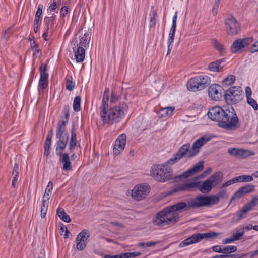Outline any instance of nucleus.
Instances as JSON below:
<instances>
[{"instance_id":"f257e3e1","label":"nucleus","mask_w":258,"mask_h":258,"mask_svg":"<svg viewBox=\"0 0 258 258\" xmlns=\"http://www.w3.org/2000/svg\"><path fill=\"white\" fill-rule=\"evenodd\" d=\"M207 115L221 128L231 131L240 126L239 118L234 108L231 105L223 107L219 106L213 107L209 110Z\"/></svg>"},{"instance_id":"f03ea898","label":"nucleus","mask_w":258,"mask_h":258,"mask_svg":"<svg viewBox=\"0 0 258 258\" xmlns=\"http://www.w3.org/2000/svg\"><path fill=\"white\" fill-rule=\"evenodd\" d=\"M128 109L126 103H120L118 105L100 110V119L103 125H112L119 122L125 116Z\"/></svg>"},{"instance_id":"7ed1b4c3","label":"nucleus","mask_w":258,"mask_h":258,"mask_svg":"<svg viewBox=\"0 0 258 258\" xmlns=\"http://www.w3.org/2000/svg\"><path fill=\"white\" fill-rule=\"evenodd\" d=\"M166 162L162 165L154 164L152 166L150 174L152 177L159 182H165L173 179L172 169L168 166Z\"/></svg>"},{"instance_id":"20e7f679","label":"nucleus","mask_w":258,"mask_h":258,"mask_svg":"<svg viewBox=\"0 0 258 258\" xmlns=\"http://www.w3.org/2000/svg\"><path fill=\"white\" fill-rule=\"evenodd\" d=\"M168 208L167 206L156 214L155 218L152 220L153 223L155 225L163 226L175 223L179 221L178 214L174 212H167Z\"/></svg>"},{"instance_id":"39448f33","label":"nucleus","mask_w":258,"mask_h":258,"mask_svg":"<svg viewBox=\"0 0 258 258\" xmlns=\"http://www.w3.org/2000/svg\"><path fill=\"white\" fill-rule=\"evenodd\" d=\"M211 83V78L207 75H201L190 79L187 88L190 91H198L206 88Z\"/></svg>"},{"instance_id":"423d86ee","label":"nucleus","mask_w":258,"mask_h":258,"mask_svg":"<svg viewBox=\"0 0 258 258\" xmlns=\"http://www.w3.org/2000/svg\"><path fill=\"white\" fill-rule=\"evenodd\" d=\"M212 182L209 179L204 181L202 184L201 182H190L189 183L178 185L176 187V191H189L190 188L197 187L199 190L203 192H209L212 189Z\"/></svg>"},{"instance_id":"0eeeda50","label":"nucleus","mask_w":258,"mask_h":258,"mask_svg":"<svg viewBox=\"0 0 258 258\" xmlns=\"http://www.w3.org/2000/svg\"><path fill=\"white\" fill-rule=\"evenodd\" d=\"M56 138L58 139L55 144L56 154H61L69 142V136L66 131V127L57 126Z\"/></svg>"},{"instance_id":"6e6552de","label":"nucleus","mask_w":258,"mask_h":258,"mask_svg":"<svg viewBox=\"0 0 258 258\" xmlns=\"http://www.w3.org/2000/svg\"><path fill=\"white\" fill-rule=\"evenodd\" d=\"M243 98V91L239 86H232L225 90L224 98L229 105L235 104Z\"/></svg>"},{"instance_id":"1a4fd4ad","label":"nucleus","mask_w":258,"mask_h":258,"mask_svg":"<svg viewBox=\"0 0 258 258\" xmlns=\"http://www.w3.org/2000/svg\"><path fill=\"white\" fill-rule=\"evenodd\" d=\"M218 201V200L216 196L200 195L189 202V207L191 208H199L203 206L209 207L217 204Z\"/></svg>"},{"instance_id":"9d476101","label":"nucleus","mask_w":258,"mask_h":258,"mask_svg":"<svg viewBox=\"0 0 258 258\" xmlns=\"http://www.w3.org/2000/svg\"><path fill=\"white\" fill-rule=\"evenodd\" d=\"M190 147L191 146L189 143L182 145L179 148L176 153L174 154L172 158L166 161V163L173 165L178 162L184 157H187L188 158H192V157H189L188 155Z\"/></svg>"},{"instance_id":"9b49d317","label":"nucleus","mask_w":258,"mask_h":258,"mask_svg":"<svg viewBox=\"0 0 258 258\" xmlns=\"http://www.w3.org/2000/svg\"><path fill=\"white\" fill-rule=\"evenodd\" d=\"M253 41L251 37L237 39L233 41L230 47V52L233 54L243 52L245 48L248 47Z\"/></svg>"},{"instance_id":"f8f14e48","label":"nucleus","mask_w":258,"mask_h":258,"mask_svg":"<svg viewBox=\"0 0 258 258\" xmlns=\"http://www.w3.org/2000/svg\"><path fill=\"white\" fill-rule=\"evenodd\" d=\"M225 31L230 36L237 34L240 30V24L232 16H230L225 20Z\"/></svg>"},{"instance_id":"ddd939ff","label":"nucleus","mask_w":258,"mask_h":258,"mask_svg":"<svg viewBox=\"0 0 258 258\" xmlns=\"http://www.w3.org/2000/svg\"><path fill=\"white\" fill-rule=\"evenodd\" d=\"M90 235L89 230L85 229L77 235L76 241V249L78 250L83 251L86 248Z\"/></svg>"},{"instance_id":"4468645a","label":"nucleus","mask_w":258,"mask_h":258,"mask_svg":"<svg viewBox=\"0 0 258 258\" xmlns=\"http://www.w3.org/2000/svg\"><path fill=\"white\" fill-rule=\"evenodd\" d=\"M150 186L145 183L136 186L132 191V196L136 200H141L149 193Z\"/></svg>"},{"instance_id":"2eb2a0df","label":"nucleus","mask_w":258,"mask_h":258,"mask_svg":"<svg viewBox=\"0 0 258 258\" xmlns=\"http://www.w3.org/2000/svg\"><path fill=\"white\" fill-rule=\"evenodd\" d=\"M225 90L220 85L211 84L208 89L209 96L214 100H220L224 97Z\"/></svg>"},{"instance_id":"dca6fc26","label":"nucleus","mask_w":258,"mask_h":258,"mask_svg":"<svg viewBox=\"0 0 258 258\" xmlns=\"http://www.w3.org/2000/svg\"><path fill=\"white\" fill-rule=\"evenodd\" d=\"M211 138L209 136H202L193 143L189 153V157H195L197 155L200 151L201 148L207 142L209 141Z\"/></svg>"},{"instance_id":"f3484780","label":"nucleus","mask_w":258,"mask_h":258,"mask_svg":"<svg viewBox=\"0 0 258 258\" xmlns=\"http://www.w3.org/2000/svg\"><path fill=\"white\" fill-rule=\"evenodd\" d=\"M126 136L124 133L120 135L115 141L113 152L114 155H118L122 151L126 144Z\"/></svg>"},{"instance_id":"a211bd4d","label":"nucleus","mask_w":258,"mask_h":258,"mask_svg":"<svg viewBox=\"0 0 258 258\" xmlns=\"http://www.w3.org/2000/svg\"><path fill=\"white\" fill-rule=\"evenodd\" d=\"M228 152L232 156L242 157L243 158L253 156L255 154L254 152L248 150H244L235 148H229L228 150Z\"/></svg>"},{"instance_id":"6ab92c4d","label":"nucleus","mask_w":258,"mask_h":258,"mask_svg":"<svg viewBox=\"0 0 258 258\" xmlns=\"http://www.w3.org/2000/svg\"><path fill=\"white\" fill-rule=\"evenodd\" d=\"M204 238L203 233H197L185 239L179 244L180 247H183L201 241Z\"/></svg>"},{"instance_id":"aec40b11","label":"nucleus","mask_w":258,"mask_h":258,"mask_svg":"<svg viewBox=\"0 0 258 258\" xmlns=\"http://www.w3.org/2000/svg\"><path fill=\"white\" fill-rule=\"evenodd\" d=\"M169 208L167 209V212H181V211H188L190 208L189 207V202L187 204L185 202H181L177 203L173 205L168 206Z\"/></svg>"},{"instance_id":"412c9836","label":"nucleus","mask_w":258,"mask_h":258,"mask_svg":"<svg viewBox=\"0 0 258 258\" xmlns=\"http://www.w3.org/2000/svg\"><path fill=\"white\" fill-rule=\"evenodd\" d=\"M91 39V33L89 32L85 33L84 35L80 39L79 43L76 40L74 43V48L78 46H82L83 48H86L88 46L89 42Z\"/></svg>"},{"instance_id":"4be33fe9","label":"nucleus","mask_w":258,"mask_h":258,"mask_svg":"<svg viewBox=\"0 0 258 258\" xmlns=\"http://www.w3.org/2000/svg\"><path fill=\"white\" fill-rule=\"evenodd\" d=\"M57 155L61 157L59 161L63 164L62 170L66 171L71 170L72 165L69 154L67 153H62V152L61 154Z\"/></svg>"},{"instance_id":"5701e85b","label":"nucleus","mask_w":258,"mask_h":258,"mask_svg":"<svg viewBox=\"0 0 258 258\" xmlns=\"http://www.w3.org/2000/svg\"><path fill=\"white\" fill-rule=\"evenodd\" d=\"M76 127L73 123L71 129V139L69 144V150L72 152L77 144V135L76 133Z\"/></svg>"},{"instance_id":"b1692460","label":"nucleus","mask_w":258,"mask_h":258,"mask_svg":"<svg viewBox=\"0 0 258 258\" xmlns=\"http://www.w3.org/2000/svg\"><path fill=\"white\" fill-rule=\"evenodd\" d=\"M74 47L73 48L75 51V57L77 62H81L84 61L85 57V50L82 46H78L76 50Z\"/></svg>"},{"instance_id":"393cba45","label":"nucleus","mask_w":258,"mask_h":258,"mask_svg":"<svg viewBox=\"0 0 258 258\" xmlns=\"http://www.w3.org/2000/svg\"><path fill=\"white\" fill-rule=\"evenodd\" d=\"M224 62V59H220L213 61L209 64L208 70L213 72L221 71L223 70V67L221 66V63Z\"/></svg>"},{"instance_id":"a878e982","label":"nucleus","mask_w":258,"mask_h":258,"mask_svg":"<svg viewBox=\"0 0 258 258\" xmlns=\"http://www.w3.org/2000/svg\"><path fill=\"white\" fill-rule=\"evenodd\" d=\"M43 29L50 30L52 33L53 32L54 26L56 22L53 21L52 19L48 18V16H45L43 20Z\"/></svg>"},{"instance_id":"bb28decb","label":"nucleus","mask_w":258,"mask_h":258,"mask_svg":"<svg viewBox=\"0 0 258 258\" xmlns=\"http://www.w3.org/2000/svg\"><path fill=\"white\" fill-rule=\"evenodd\" d=\"M56 213L60 219L66 223H69L71 221V219L69 215H68L64 209L61 207L57 208L56 210Z\"/></svg>"},{"instance_id":"cd10ccee","label":"nucleus","mask_w":258,"mask_h":258,"mask_svg":"<svg viewBox=\"0 0 258 258\" xmlns=\"http://www.w3.org/2000/svg\"><path fill=\"white\" fill-rule=\"evenodd\" d=\"M109 96V89L106 88L103 93L101 105L100 107V110L108 107V100Z\"/></svg>"},{"instance_id":"c85d7f7f","label":"nucleus","mask_w":258,"mask_h":258,"mask_svg":"<svg viewBox=\"0 0 258 258\" xmlns=\"http://www.w3.org/2000/svg\"><path fill=\"white\" fill-rule=\"evenodd\" d=\"M49 204V200L44 199L43 198L42 204L41 205V214L40 216L42 218L45 217L47 211Z\"/></svg>"},{"instance_id":"c756f323","label":"nucleus","mask_w":258,"mask_h":258,"mask_svg":"<svg viewBox=\"0 0 258 258\" xmlns=\"http://www.w3.org/2000/svg\"><path fill=\"white\" fill-rule=\"evenodd\" d=\"M235 182H249L253 180V178L251 175H242L234 177Z\"/></svg>"},{"instance_id":"7c9ffc66","label":"nucleus","mask_w":258,"mask_h":258,"mask_svg":"<svg viewBox=\"0 0 258 258\" xmlns=\"http://www.w3.org/2000/svg\"><path fill=\"white\" fill-rule=\"evenodd\" d=\"M66 82V89L68 91H72L75 88V83L73 81V78L71 75H67L65 77Z\"/></svg>"},{"instance_id":"2f4dec72","label":"nucleus","mask_w":258,"mask_h":258,"mask_svg":"<svg viewBox=\"0 0 258 258\" xmlns=\"http://www.w3.org/2000/svg\"><path fill=\"white\" fill-rule=\"evenodd\" d=\"M39 72L40 73V78L47 79L49 78V74L47 71V64L46 63H42L39 68Z\"/></svg>"},{"instance_id":"473e14b6","label":"nucleus","mask_w":258,"mask_h":258,"mask_svg":"<svg viewBox=\"0 0 258 258\" xmlns=\"http://www.w3.org/2000/svg\"><path fill=\"white\" fill-rule=\"evenodd\" d=\"M212 43L214 45V47L221 53H226L225 49L224 48V46L219 43L218 40L216 39H212Z\"/></svg>"},{"instance_id":"72a5a7b5","label":"nucleus","mask_w":258,"mask_h":258,"mask_svg":"<svg viewBox=\"0 0 258 258\" xmlns=\"http://www.w3.org/2000/svg\"><path fill=\"white\" fill-rule=\"evenodd\" d=\"M81 97L78 95L74 98L73 107L75 112H79L81 110Z\"/></svg>"},{"instance_id":"f704fd0d","label":"nucleus","mask_w":258,"mask_h":258,"mask_svg":"<svg viewBox=\"0 0 258 258\" xmlns=\"http://www.w3.org/2000/svg\"><path fill=\"white\" fill-rule=\"evenodd\" d=\"M157 15V13L154 11V8H152L150 11L149 13V27L150 28L154 27L156 24V16Z\"/></svg>"},{"instance_id":"c9c22d12","label":"nucleus","mask_w":258,"mask_h":258,"mask_svg":"<svg viewBox=\"0 0 258 258\" xmlns=\"http://www.w3.org/2000/svg\"><path fill=\"white\" fill-rule=\"evenodd\" d=\"M178 11H176L172 18V26L170 28L169 34L175 35L176 29V22L177 19Z\"/></svg>"},{"instance_id":"e433bc0d","label":"nucleus","mask_w":258,"mask_h":258,"mask_svg":"<svg viewBox=\"0 0 258 258\" xmlns=\"http://www.w3.org/2000/svg\"><path fill=\"white\" fill-rule=\"evenodd\" d=\"M174 110L175 107L174 106L162 108L160 110V112L162 116L166 115V116L170 117L172 115Z\"/></svg>"},{"instance_id":"4c0bfd02","label":"nucleus","mask_w":258,"mask_h":258,"mask_svg":"<svg viewBox=\"0 0 258 258\" xmlns=\"http://www.w3.org/2000/svg\"><path fill=\"white\" fill-rule=\"evenodd\" d=\"M222 177V173L221 172H218L214 173L212 175L209 179L212 183H216L217 184L219 182H220Z\"/></svg>"},{"instance_id":"58836bf2","label":"nucleus","mask_w":258,"mask_h":258,"mask_svg":"<svg viewBox=\"0 0 258 258\" xmlns=\"http://www.w3.org/2000/svg\"><path fill=\"white\" fill-rule=\"evenodd\" d=\"M235 76L234 75H230L226 77L222 81L223 87L225 86L231 85L235 81Z\"/></svg>"},{"instance_id":"ea45409f","label":"nucleus","mask_w":258,"mask_h":258,"mask_svg":"<svg viewBox=\"0 0 258 258\" xmlns=\"http://www.w3.org/2000/svg\"><path fill=\"white\" fill-rule=\"evenodd\" d=\"M48 86V79H43V78H39L38 86L37 88L39 94H40V89H44L47 88Z\"/></svg>"},{"instance_id":"a19ab883","label":"nucleus","mask_w":258,"mask_h":258,"mask_svg":"<svg viewBox=\"0 0 258 258\" xmlns=\"http://www.w3.org/2000/svg\"><path fill=\"white\" fill-rule=\"evenodd\" d=\"M194 173L192 171L191 169L190 168L189 170H187L186 171L184 172L183 174L181 175H180L179 176H177L174 178V179L176 181H178L179 180H181L182 178L185 179L187 178L191 175H194Z\"/></svg>"},{"instance_id":"79ce46f5","label":"nucleus","mask_w":258,"mask_h":258,"mask_svg":"<svg viewBox=\"0 0 258 258\" xmlns=\"http://www.w3.org/2000/svg\"><path fill=\"white\" fill-rule=\"evenodd\" d=\"M53 189V182L49 181L45 189V194L43 196L44 199H47L49 200L50 196L52 193Z\"/></svg>"},{"instance_id":"37998d69","label":"nucleus","mask_w":258,"mask_h":258,"mask_svg":"<svg viewBox=\"0 0 258 258\" xmlns=\"http://www.w3.org/2000/svg\"><path fill=\"white\" fill-rule=\"evenodd\" d=\"M159 243V241H148L147 242H141L138 244V246L142 248H146L147 247L154 246Z\"/></svg>"},{"instance_id":"c03bdc74","label":"nucleus","mask_w":258,"mask_h":258,"mask_svg":"<svg viewBox=\"0 0 258 258\" xmlns=\"http://www.w3.org/2000/svg\"><path fill=\"white\" fill-rule=\"evenodd\" d=\"M175 35H168V38L167 40V55H168L170 53L171 50L173 47V43L174 40Z\"/></svg>"},{"instance_id":"a18cd8bd","label":"nucleus","mask_w":258,"mask_h":258,"mask_svg":"<svg viewBox=\"0 0 258 258\" xmlns=\"http://www.w3.org/2000/svg\"><path fill=\"white\" fill-rule=\"evenodd\" d=\"M250 210L245 205H244L241 210H239L237 212V218L238 220L242 219L244 217V215L246 214Z\"/></svg>"},{"instance_id":"49530a36","label":"nucleus","mask_w":258,"mask_h":258,"mask_svg":"<svg viewBox=\"0 0 258 258\" xmlns=\"http://www.w3.org/2000/svg\"><path fill=\"white\" fill-rule=\"evenodd\" d=\"M30 47L33 51V56L36 57H37L38 54L40 52V50L39 48L38 45L36 42L35 41H33V42H31Z\"/></svg>"},{"instance_id":"de8ad7c7","label":"nucleus","mask_w":258,"mask_h":258,"mask_svg":"<svg viewBox=\"0 0 258 258\" xmlns=\"http://www.w3.org/2000/svg\"><path fill=\"white\" fill-rule=\"evenodd\" d=\"M258 204V195L255 196L253 198L251 199L249 202L247 203L245 205L250 210H251L253 207L257 206Z\"/></svg>"},{"instance_id":"09e8293b","label":"nucleus","mask_w":258,"mask_h":258,"mask_svg":"<svg viewBox=\"0 0 258 258\" xmlns=\"http://www.w3.org/2000/svg\"><path fill=\"white\" fill-rule=\"evenodd\" d=\"M223 253L226 255L234 252L237 250V247L234 245L224 246Z\"/></svg>"},{"instance_id":"8fccbe9b","label":"nucleus","mask_w":258,"mask_h":258,"mask_svg":"<svg viewBox=\"0 0 258 258\" xmlns=\"http://www.w3.org/2000/svg\"><path fill=\"white\" fill-rule=\"evenodd\" d=\"M204 168V162L201 161L197 163L191 169L194 174H195L199 171H202Z\"/></svg>"},{"instance_id":"3c124183","label":"nucleus","mask_w":258,"mask_h":258,"mask_svg":"<svg viewBox=\"0 0 258 258\" xmlns=\"http://www.w3.org/2000/svg\"><path fill=\"white\" fill-rule=\"evenodd\" d=\"M240 189L244 194L246 195L252 192L254 190V186L251 184H247L241 187Z\"/></svg>"},{"instance_id":"603ef678","label":"nucleus","mask_w":258,"mask_h":258,"mask_svg":"<svg viewBox=\"0 0 258 258\" xmlns=\"http://www.w3.org/2000/svg\"><path fill=\"white\" fill-rule=\"evenodd\" d=\"M244 195V193L240 188L231 197L230 200V203H231L233 201H234L236 199H239Z\"/></svg>"},{"instance_id":"864d4df0","label":"nucleus","mask_w":258,"mask_h":258,"mask_svg":"<svg viewBox=\"0 0 258 258\" xmlns=\"http://www.w3.org/2000/svg\"><path fill=\"white\" fill-rule=\"evenodd\" d=\"M64 115V119L63 120H59L57 126H62L66 127V126L68 123L70 114H63Z\"/></svg>"},{"instance_id":"5fc2aeb1","label":"nucleus","mask_w":258,"mask_h":258,"mask_svg":"<svg viewBox=\"0 0 258 258\" xmlns=\"http://www.w3.org/2000/svg\"><path fill=\"white\" fill-rule=\"evenodd\" d=\"M247 103L250 105L253 109L256 111L258 110V104L256 101L251 97L246 98Z\"/></svg>"},{"instance_id":"6e6d98bb","label":"nucleus","mask_w":258,"mask_h":258,"mask_svg":"<svg viewBox=\"0 0 258 258\" xmlns=\"http://www.w3.org/2000/svg\"><path fill=\"white\" fill-rule=\"evenodd\" d=\"M141 255L140 252H132L122 253L123 258H132L139 256Z\"/></svg>"},{"instance_id":"4d7b16f0","label":"nucleus","mask_w":258,"mask_h":258,"mask_svg":"<svg viewBox=\"0 0 258 258\" xmlns=\"http://www.w3.org/2000/svg\"><path fill=\"white\" fill-rule=\"evenodd\" d=\"M43 8V5L39 4L38 5L35 17L38 18V19H41Z\"/></svg>"},{"instance_id":"13d9d810","label":"nucleus","mask_w":258,"mask_h":258,"mask_svg":"<svg viewBox=\"0 0 258 258\" xmlns=\"http://www.w3.org/2000/svg\"><path fill=\"white\" fill-rule=\"evenodd\" d=\"M219 234L214 232L203 233L204 238L209 239L217 236Z\"/></svg>"},{"instance_id":"bf43d9fd","label":"nucleus","mask_w":258,"mask_h":258,"mask_svg":"<svg viewBox=\"0 0 258 258\" xmlns=\"http://www.w3.org/2000/svg\"><path fill=\"white\" fill-rule=\"evenodd\" d=\"M226 191L225 189H222V190H221L220 191H219L217 194V195H211V196H216L218 201V203H219V200H220V198H223L224 197V196L226 195Z\"/></svg>"},{"instance_id":"052dcab7","label":"nucleus","mask_w":258,"mask_h":258,"mask_svg":"<svg viewBox=\"0 0 258 258\" xmlns=\"http://www.w3.org/2000/svg\"><path fill=\"white\" fill-rule=\"evenodd\" d=\"M60 230L62 232H65V234H64V238H65V239L68 238L70 232L68 230L67 227L65 225H64L63 224H61V225L60 226Z\"/></svg>"},{"instance_id":"680f3d73","label":"nucleus","mask_w":258,"mask_h":258,"mask_svg":"<svg viewBox=\"0 0 258 258\" xmlns=\"http://www.w3.org/2000/svg\"><path fill=\"white\" fill-rule=\"evenodd\" d=\"M223 245H215L212 246V250L216 252L223 253Z\"/></svg>"},{"instance_id":"e2e57ef3","label":"nucleus","mask_w":258,"mask_h":258,"mask_svg":"<svg viewBox=\"0 0 258 258\" xmlns=\"http://www.w3.org/2000/svg\"><path fill=\"white\" fill-rule=\"evenodd\" d=\"M40 19H38V18L35 17L34 21V25L33 29L35 33H37L38 31V27H39V22Z\"/></svg>"},{"instance_id":"0e129e2a","label":"nucleus","mask_w":258,"mask_h":258,"mask_svg":"<svg viewBox=\"0 0 258 258\" xmlns=\"http://www.w3.org/2000/svg\"><path fill=\"white\" fill-rule=\"evenodd\" d=\"M244 231H241L240 232H238L233 234L232 235V236L233 237V239H234V241L240 240L241 239V237L244 235Z\"/></svg>"},{"instance_id":"69168bd1","label":"nucleus","mask_w":258,"mask_h":258,"mask_svg":"<svg viewBox=\"0 0 258 258\" xmlns=\"http://www.w3.org/2000/svg\"><path fill=\"white\" fill-rule=\"evenodd\" d=\"M69 8L67 6H63L60 10V17H64L68 13Z\"/></svg>"},{"instance_id":"338daca9","label":"nucleus","mask_w":258,"mask_h":258,"mask_svg":"<svg viewBox=\"0 0 258 258\" xmlns=\"http://www.w3.org/2000/svg\"><path fill=\"white\" fill-rule=\"evenodd\" d=\"M235 178H233L231 180H229L228 181H227V182H225V183H224L222 185V187L223 188H224V187H228L234 183H235Z\"/></svg>"},{"instance_id":"774afa93","label":"nucleus","mask_w":258,"mask_h":258,"mask_svg":"<svg viewBox=\"0 0 258 258\" xmlns=\"http://www.w3.org/2000/svg\"><path fill=\"white\" fill-rule=\"evenodd\" d=\"M227 258H241L244 255L241 253H236L233 254H227Z\"/></svg>"}]
</instances>
